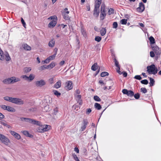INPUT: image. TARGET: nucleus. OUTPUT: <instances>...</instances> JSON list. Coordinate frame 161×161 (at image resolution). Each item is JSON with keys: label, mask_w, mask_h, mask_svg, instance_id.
<instances>
[{"label": "nucleus", "mask_w": 161, "mask_h": 161, "mask_svg": "<svg viewBox=\"0 0 161 161\" xmlns=\"http://www.w3.org/2000/svg\"><path fill=\"white\" fill-rule=\"evenodd\" d=\"M34 78L35 76L31 74L28 77V80H29L30 81H31L34 79Z\"/></svg>", "instance_id": "nucleus-37"}, {"label": "nucleus", "mask_w": 161, "mask_h": 161, "mask_svg": "<svg viewBox=\"0 0 161 161\" xmlns=\"http://www.w3.org/2000/svg\"><path fill=\"white\" fill-rule=\"evenodd\" d=\"M151 47L152 48V50L154 52L157 49H158V48H159L156 45H153L152 46V47Z\"/></svg>", "instance_id": "nucleus-43"}, {"label": "nucleus", "mask_w": 161, "mask_h": 161, "mask_svg": "<svg viewBox=\"0 0 161 161\" xmlns=\"http://www.w3.org/2000/svg\"><path fill=\"white\" fill-rule=\"evenodd\" d=\"M24 49L26 50H30L31 49V47L28 45L27 44H24L23 45Z\"/></svg>", "instance_id": "nucleus-31"}, {"label": "nucleus", "mask_w": 161, "mask_h": 161, "mask_svg": "<svg viewBox=\"0 0 161 161\" xmlns=\"http://www.w3.org/2000/svg\"><path fill=\"white\" fill-rule=\"evenodd\" d=\"M145 9V5L142 2L139 3V6L136 8L137 12L141 13Z\"/></svg>", "instance_id": "nucleus-7"}, {"label": "nucleus", "mask_w": 161, "mask_h": 161, "mask_svg": "<svg viewBox=\"0 0 161 161\" xmlns=\"http://www.w3.org/2000/svg\"><path fill=\"white\" fill-rule=\"evenodd\" d=\"M12 77H11L5 79L3 80V82L4 84H9L12 83Z\"/></svg>", "instance_id": "nucleus-14"}, {"label": "nucleus", "mask_w": 161, "mask_h": 161, "mask_svg": "<svg viewBox=\"0 0 161 161\" xmlns=\"http://www.w3.org/2000/svg\"><path fill=\"white\" fill-rule=\"evenodd\" d=\"M147 71L150 74L155 75L158 71L157 67L154 64H152L150 66H147Z\"/></svg>", "instance_id": "nucleus-1"}, {"label": "nucleus", "mask_w": 161, "mask_h": 161, "mask_svg": "<svg viewBox=\"0 0 161 161\" xmlns=\"http://www.w3.org/2000/svg\"><path fill=\"white\" fill-rule=\"evenodd\" d=\"M12 80H13L12 83L19 81L20 80V78H16L15 77H12Z\"/></svg>", "instance_id": "nucleus-29"}, {"label": "nucleus", "mask_w": 161, "mask_h": 161, "mask_svg": "<svg viewBox=\"0 0 161 161\" xmlns=\"http://www.w3.org/2000/svg\"><path fill=\"white\" fill-rule=\"evenodd\" d=\"M141 92L143 93H146L147 92V89L145 87H142L141 89Z\"/></svg>", "instance_id": "nucleus-48"}, {"label": "nucleus", "mask_w": 161, "mask_h": 161, "mask_svg": "<svg viewBox=\"0 0 161 161\" xmlns=\"http://www.w3.org/2000/svg\"><path fill=\"white\" fill-rule=\"evenodd\" d=\"M101 12H103V13H106L105 7L103 6L102 5L101 6Z\"/></svg>", "instance_id": "nucleus-61"}, {"label": "nucleus", "mask_w": 161, "mask_h": 161, "mask_svg": "<svg viewBox=\"0 0 161 161\" xmlns=\"http://www.w3.org/2000/svg\"><path fill=\"white\" fill-rule=\"evenodd\" d=\"M106 13H103L102 12H101L100 14L101 20H103L104 19L106 16Z\"/></svg>", "instance_id": "nucleus-27"}, {"label": "nucleus", "mask_w": 161, "mask_h": 161, "mask_svg": "<svg viewBox=\"0 0 161 161\" xmlns=\"http://www.w3.org/2000/svg\"><path fill=\"white\" fill-rule=\"evenodd\" d=\"M56 54H54L53 55L50 56L47 58H48V60L50 61L51 60L54 59L56 57Z\"/></svg>", "instance_id": "nucleus-38"}, {"label": "nucleus", "mask_w": 161, "mask_h": 161, "mask_svg": "<svg viewBox=\"0 0 161 161\" xmlns=\"http://www.w3.org/2000/svg\"><path fill=\"white\" fill-rule=\"evenodd\" d=\"M21 22L23 26H24V27L25 28V25H26V23H25V22L24 20V19H23V18H21Z\"/></svg>", "instance_id": "nucleus-57"}, {"label": "nucleus", "mask_w": 161, "mask_h": 161, "mask_svg": "<svg viewBox=\"0 0 161 161\" xmlns=\"http://www.w3.org/2000/svg\"><path fill=\"white\" fill-rule=\"evenodd\" d=\"M122 73L123 74V76L124 77H126L127 75V72L125 71L123 72Z\"/></svg>", "instance_id": "nucleus-64"}, {"label": "nucleus", "mask_w": 161, "mask_h": 161, "mask_svg": "<svg viewBox=\"0 0 161 161\" xmlns=\"http://www.w3.org/2000/svg\"><path fill=\"white\" fill-rule=\"evenodd\" d=\"M106 30L105 28H102L100 31V33L102 36H104L106 33Z\"/></svg>", "instance_id": "nucleus-24"}, {"label": "nucleus", "mask_w": 161, "mask_h": 161, "mask_svg": "<svg viewBox=\"0 0 161 161\" xmlns=\"http://www.w3.org/2000/svg\"><path fill=\"white\" fill-rule=\"evenodd\" d=\"M13 103L18 105H22L24 102L21 99L14 97Z\"/></svg>", "instance_id": "nucleus-9"}, {"label": "nucleus", "mask_w": 161, "mask_h": 161, "mask_svg": "<svg viewBox=\"0 0 161 161\" xmlns=\"http://www.w3.org/2000/svg\"><path fill=\"white\" fill-rule=\"evenodd\" d=\"M62 15L63 16L64 19L66 20H69L70 18L68 14H66V13H64L62 12Z\"/></svg>", "instance_id": "nucleus-25"}, {"label": "nucleus", "mask_w": 161, "mask_h": 161, "mask_svg": "<svg viewBox=\"0 0 161 161\" xmlns=\"http://www.w3.org/2000/svg\"><path fill=\"white\" fill-rule=\"evenodd\" d=\"M31 70L30 67H26L24 68L23 70L25 73H27L29 72Z\"/></svg>", "instance_id": "nucleus-26"}, {"label": "nucleus", "mask_w": 161, "mask_h": 161, "mask_svg": "<svg viewBox=\"0 0 161 161\" xmlns=\"http://www.w3.org/2000/svg\"><path fill=\"white\" fill-rule=\"evenodd\" d=\"M21 132L25 136H26L27 137H32L33 136L31 134H29L28 131L27 130H23L21 131Z\"/></svg>", "instance_id": "nucleus-15"}, {"label": "nucleus", "mask_w": 161, "mask_h": 161, "mask_svg": "<svg viewBox=\"0 0 161 161\" xmlns=\"http://www.w3.org/2000/svg\"><path fill=\"white\" fill-rule=\"evenodd\" d=\"M20 119L21 121H23L24 120H27V121H36L35 119H31L30 118H25V117H22L20 118Z\"/></svg>", "instance_id": "nucleus-34"}, {"label": "nucleus", "mask_w": 161, "mask_h": 161, "mask_svg": "<svg viewBox=\"0 0 161 161\" xmlns=\"http://www.w3.org/2000/svg\"><path fill=\"white\" fill-rule=\"evenodd\" d=\"M122 92L124 94H126L129 97H132L134 95V92L131 90H128L124 89L122 90Z\"/></svg>", "instance_id": "nucleus-6"}, {"label": "nucleus", "mask_w": 161, "mask_h": 161, "mask_svg": "<svg viewBox=\"0 0 161 161\" xmlns=\"http://www.w3.org/2000/svg\"><path fill=\"white\" fill-rule=\"evenodd\" d=\"M72 156L75 161H80L77 155L75 153L72 154Z\"/></svg>", "instance_id": "nucleus-46"}, {"label": "nucleus", "mask_w": 161, "mask_h": 161, "mask_svg": "<svg viewBox=\"0 0 161 161\" xmlns=\"http://www.w3.org/2000/svg\"><path fill=\"white\" fill-rule=\"evenodd\" d=\"M108 75L109 73L108 72L104 71L102 72L100 75L102 77H103L106 76H108Z\"/></svg>", "instance_id": "nucleus-35"}, {"label": "nucleus", "mask_w": 161, "mask_h": 161, "mask_svg": "<svg viewBox=\"0 0 161 161\" xmlns=\"http://www.w3.org/2000/svg\"><path fill=\"white\" fill-rule=\"evenodd\" d=\"M49 62V61L48 60V58H47L46 59L44 60H43L42 61L41 63L42 64H47Z\"/></svg>", "instance_id": "nucleus-52"}, {"label": "nucleus", "mask_w": 161, "mask_h": 161, "mask_svg": "<svg viewBox=\"0 0 161 161\" xmlns=\"http://www.w3.org/2000/svg\"><path fill=\"white\" fill-rule=\"evenodd\" d=\"M3 51L0 48V60L2 61L4 60L5 59Z\"/></svg>", "instance_id": "nucleus-19"}, {"label": "nucleus", "mask_w": 161, "mask_h": 161, "mask_svg": "<svg viewBox=\"0 0 161 161\" xmlns=\"http://www.w3.org/2000/svg\"><path fill=\"white\" fill-rule=\"evenodd\" d=\"M81 95L75 94V97L77 103L79 104L80 105L82 104V100L81 99Z\"/></svg>", "instance_id": "nucleus-8"}, {"label": "nucleus", "mask_w": 161, "mask_h": 161, "mask_svg": "<svg viewBox=\"0 0 161 161\" xmlns=\"http://www.w3.org/2000/svg\"><path fill=\"white\" fill-rule=\"evenodd\" d=\"M51 126L48 125H41L38 128V131L41 133H44L50 129Z\"/></svg>", "instance_id": "nucleus-3"}, {"label": "nucleus", "mask_w": 161, "mask_h": 161, "mask_svg": "<svg viewBox=\"0 0 161 161\" xmlns=\"http://www.w3.org/2000/svg\"><path fill=\"white\" fill-rule=\"evenodd\" d=\"M53 92L54 94L57 97H59L61 95V93L56 90H53Z\"/></svg>", "instance_id": "nucleus-33"}, {"label": "nucleus", "mask_w": 161, "mask_h": 161, "mask_svg": "<svg viewBox=\"0 0 161 161\" xmlns=\"http://www.w3.org/2000/svg\"><path fill=\"white\" fill-rule=\"evenodd\" d=\"M99 13L100 12L99 9H94L93 15L95 17H97L99 15Z\"/></svg>", "instance_id": "nucleus-21"}, {"label": "nucleus", "mask_w": 161, "mask_h": 161, "mask_svg": "<svg viewBox=\"0 0 161 161\" xmlns=\"http://www.w3.org/2000/svg\"><path fill=\"white\" fill-rule=\"evenodd\" d=\"M97 63H95L92 66L91 69L92 70L95 71H96L97 69V67H98L97 66Z\"/></svg>", "instance_id": "nucleus-28"}, {"label": "nucleus", "mask_w": 161, "mask_h": 161, "mask_svg": "<svg viewBox=\"0 0 161 161\" xmlns=\"http://www.w3.org/2000/svg\"><path fill=\"white\" fill-rule=\"evenodd\" d=\"M4 99L8 101L11 102L13 103L14 97H5L3 98Z\"/></svg>", "instance_id": "nucleus-22"}, {"label": "nucleus", "mask_w": 161, "mask_h": 161, "mask_svg": "<svg viewBox=\"0 0 161 161\" xmlns=\"http://www.w3.org/2000/svg\"><path fill=\"white\" fill-rule=\"evenodd\" d=\"M80 105L79 104L78 105L75 104L73 106L72 108H74L76 111H78L80 108Z\"/></svg>", "instance_id": "nucleus-36"}, {"label": "nucleus", "mask_w": 161, "mask_h": 161, "mask_svg": "<svg viewBox=\"0 0 161 161\" xmlns=\"http://www.w3.org/2000/svg\"><path fill=\"white\" fill-rule=\"evenodd\" d=\"M61 82L60 80L58 81L54 85V87L56 89L59 88L61 86Z\"/></svg>", "instance_id": "nucleus-17"}, {"label": "nucleus", "mask_w": 161, "mask_h": 161, "mask_svg": "<svg viewBox=\"0 0 161 161\" xmlns=\"http://www.w3.org/2000/svg\"><path fill=\"white\" fill-rule=\"evenodd\" d=\"M66 86L65 87L67 89L70 90L73 87L72 83L71 81H69L66 83Z\"/></svg>", "instance_id": "nucleus-11"}, {"label": "nucleus", "mask_w": 161, "mask_h": 161, "mask_svg": "<svg viewBox=\"0 0 161 161\" xmlns=\"http://www.w3.org/2000/svg\"><path fill=\"white\" fill-rule=\"evenodd\" d=\"M92 112V110L91 108H87L86 109V114H89V113Z\"/></svg>", "instance_id": "nucleus-62"}, {"label": "nucleus", "mask_w": 161, "mask_h": 161, "mask_svg": "<svg viewBox=\"0 0 161 161\" xmlns=\"http://www.w3.org/2000/svg\"><path fill=\"white\" fill-rule=\"evenodd\" d=\"M28 77L25 75H22L21 76V78H23L25 80H28Z\"/></svg>", "instance_id": "nucleus-58"}, {"label": "nucleus", "mask_w": 161, "mask_h": 161, "mask_svg": "<svg viewBox=\"0 0 161 161\" xmlns=\"http://www.w3.org/2000/svg\"><path fill=\"white\" fill-rule=\"evenodd\" d=\"M149 40L151 47H152L153 45H154L155 43V40L153 36H151L149 38Z\"/></svg>", "instance_id": "nucleus-16"}, {"label": "nucleus", "mask_w": 161, "mask_h": 161, "mask_svg": "<svg viewBox=\"0 0 161 161\" xmlns=\"http://www.w3.org/2000/svg\"><path fill=\"white\" fill-rule=\"evenodd\" d=\"M141 83L143 84L147 85L148 83V81L147 79H144L141 80Z\"/></svg>", "instance_id": "nucleus-39"}, {"label": "nucleus", "mask_w": 161, "mask_h": 161, "mask_svg": "<svg viewBox=\"0 0 161 161\" xmlns=\"http://www.w3.org/2000/svg\"><path fill=\"white\" fill-rule=\"evenodd\" d=\"M94 100L97 102H100L101 101V99L97 96H94Z\"/></svg>", "instance_id": "nucleus-44"}, {"label": "nucleus", "mask_w": 161, "mask_h": 161, "mask_svg": "<svg viewBox=\"0 0 161 161\" xmlns=\"http://www.w3.org/2000/svg\"><path fill=\"white\" fill-rule=\"evenodd\" d=\"M101 39L102 38L101 37L99 36H96L95 37V41L99 42L101 41Z\"/></svg>", "instance_id": "nucleus-50"}, {"label": "nucleus", "mask_w": 161, "mask_h": 161, "mask_svg": "<svg viewBox=\"0 0 161 161\" xmlns=\"http://www.w3.org/2000/svg\"><path fill=\"white\" fill-rule=\"evenodd\" d=\"M1 122V124L3 125L4 126L7 127L8 128H9L11 127V126L8 125L7 123H5L3 121H0Z\"/></svg>", "instance_id": "nucleus-55"}, {"label": "nucleus", "mask_w": 161, "mask_h": 161, "mask_svg": "<svg viewBox=\"0 0 161 161\" xmlns=\"http://www.w3.org/2000/svg\"><path fill=\"white\" fill-rule=\"evenodd\" d=\"M88 124V122L87 121H83L82 122L81 124V126L80 130L81 131H84L86 127Z\"/></svg>", "instance_id": "nucleus-10"}, {"label": "nucleus", "mask_w": 161, "mask_h": 161, "mask_svg": "<svg viewBox=\"0 0 161 161\" xmlns=\"http://www.w3.org/2000/svg\"><path fill=\"white\" fill-rule=\"evenodd\" d=\"M81 31L82 35L84 37H87V35L86 30L83 27H81Z\"/></svg>", "instance_id": "nucleus-23"}, {"label": "nucleus", "mask_w": 161, "mask_h": 161, "mask_svg": "<svg viewBox=\"0 0 161 161\" xmlns=\"http://www.w3.org/2000/svg\"><path fill=\"white\" fill-rule=\"evenodd\" d=\"M101 3H99V2H97L96 3V4L95 5V8L94 9H98L99 8L100 5Z\"/></svg>", "instance_id": "nucleus-45"}, {"label": "nucleus", "mask_w": 161, "mask_h": 161, "mask_svg": "<svg viewBox=\"0 0 161 161\" xmlns=\"http://www.w3.org/2000/svg\"><path fill=\"white\" fill-rule=\"evenodd\" d=\"M30 122L32 125H39V126L42 125L40 121H30Z\"/></svg>", "instance_id": "nucleus-32"}, {"label": "nucleus", "mask_w": 161, "mask_h": 161, "mask_svg": "<svg viewBox=\"0 0 161 161\" xmlns=\"http://www.w3.org/2000/svg\"><path fill=\"white\" fill-rule=\"evenodd\" d=\"M148 78L150 80L149 86L152 87L155 84V80L154 79L152 78L148 77Z\"/></svg>", "instance_id": "nucleus-18"}, {"label": "nucleus", "mask_w": 161, "mask_h": 161, "mask_svg": "<svg viewBox=\"0 0 161 161\" xmlns=\"http://www.w3.org/2000/svg\"><path fill=\"white\" fill-rule=\"evenodd\" d=\"M5 56V59L6 61H8L11 59V58L8 53H6Z\"/></svg>", "instance_id": "nucleus-40"}, {"label": "nucleus", "mask_w": 161, "mask_h": 161, "mask_svg": "<svg viewBox=\"0 0 161 161\" xmlns=\"http://www.w3.org/2000/svg\"><path fill=\"white\" fill-rule=\"evenodd\" d=\"M114 61L115 62V65L119 69V67H120V66L119 65V62L115 58H114Z\"/></svg>", "instance_id": "nucleus-41"}, {"label": "nucleus", "mask_w": 161, "mask_h": 161, "mask_svg": "<svg viewBox=\"0 0 161 161\" xmlns=\"http://www.w3.org/2000/svg\"><path fill=\"white\" fill-rule=\"evenodd\" d=\"M134 78L138 80H140L142 79V77L140 75H135Z\"/></svg>", "instance_id": "nucleus-51"}, {"label": "nucleus", "mask_w": 161, "mask_h": 161, "mask_svg": "<svg viewBox=\"0 0 161 161\" xmlns=\"http://www.w3.org/2000/svg\"><path fill=\"white\" fill-rule=\"evenodd\" d=\"M127 20L125 19H122L120 20V23L122 25H125L127 23Z\"/></svg>", "instance_id": "nucleus-49"}, {"label": "nucleus", "mask_w": 161, "mask_h": 161, "mask_svg": "<svg viewBox=\"0 0 161 161\" xmlns=\"http://www.w3.org/2000/svg\"><path fill=\"white\" fill-rule=\"evenodd\" d=\"M4 110H7L9 112H14L15 111V109L11 107L6 106L4 105H1L0 106Z\"/></svg>", "instance_id": "nucleus-5"}, {"label": "nucleus", "mask_w": 161, "mask_h": 161, "mask_svg": "<svg viewBox=\"0 0 161 161\" xmlns=\"http://www.w3.org/2000/svg\"><path fill=\"white\" fill-rule=\"evenodd\" d=\"M45 65L41 66L39 69L40 70H42L46 69Z\"/></svg>", "instance_id": "nucleus-59"}, {"label": "nucleus", "mask_w": 161, "mask_h": 161, "mask_svg": "<svg viewBox=\"0 0 161 161\" xmlns=\"http://www.w3.org/2000/svg\"><path fill=\"white\" fill-rule=\"evenodd\" d=\"M49 65L50 69H52L55 66V63L53 62H52Z\"/></svg>", "instance_id": "nucleus-56"}, {"label": "nucleus", "mask_w": 161, "mask_h": 161, "mask_svg": "<svg viewBox=\"0 0 161 161\" xmlns=\"http://www.w3.org/2000/svg\"><path fill=\"white\" fill-rule=\"evenodd\" d=\"M95 108L97 110H100L102 108L101 105L98 103H95L94 104Z\"/></svg>", "instance_id": "nucleus-30"}, {"label": "nucleus", "mask_w": 161, "mask_h": 161, "mask_svg": "<svg viewBox=\"0 0 161 161\" xmlns=\"http://www.w3.org/2000/svg\"><path fill=\"white\" fill-rule=\"evenodd\" d=\"M154 52L156 55H160L161 53V50L159 48L158 49H157Z\"/></svg>", "instance_id": "nucleus-42"}, {"label": "nucleus", "mask_w": 161, "mask_h": 161, "mask_svg": "<svg viewBox=\"0 0 161 161\" xmlns=\"http://www.w3.org/2000/svg\"><path fill=\"white\" fill-rule=\"evenodd\" d=\"M150 56L152 58H153L155 56L154 53L153 51H151L150 52Z\"/></svg>", "instance_id": "nucleus-60"}, {"label": "nucleus", "mask_w": 161, "mask_h": 161, "mask_svg": "<svg viewBox=\"0 0 161 161\" xmlns=\"http://www.w3.org/2000/svg\"><path fill=\"white\" fill-rule=\"evenodd\" d=\"M48 19H51L52 21L48 25L49 28H53L57 23V17L56 15L51 16L48 18Z\"/></svg>", "instance_id": "nucleus-2"}, {"label": "nucleus", "mask_w": 161, "mask_h": 161, "mask_svg": "<svg viewBox=\"0 0 161 161\" xmlns=\"http://www.w3.org/2000/svg\"><path fill=\"white\" fill-rule=\"evenodd\" d=\"M118 26V23L117 22H114L113 24V28L114 29H116Z\"/></svg>", "instance_id": "nucleus-54"}, {"label": "nucleus", "mask_w": 161, "mask_h": 161, "mask_svg": "<svg viewBox=\"0 0 161 161\" xmlns=\"http://www.w3.org/2000/svg\"><path fill=\"white\" fill-rule=\"evenodd\" d=\"M55 43V41L53 39L49 41L48 43V45L49 47H53L54 46Z\"/></svg>", "instance_id": "nucleus-20"}, {"label": "nucleus", "mask_w": 161, "mask_h": 161, "mask_svg": "<svg viewBox=\"0 0 161 161\" xmlns=\"http://www.w3.org/2000/svg\"><path fill=\"white\" fill-rule=\"evenodd\" d=\"M10 133L12 135L14 136L16 139L18 140H19L20 139L21 136L20 135L15 131L11 130L10 131Z\"/></svg>", "instance_id": "nucleus-13"}, {"label": "nucleus", "mask_w": 161, "mask_h": 161, "mask_svg": "<svg viewBox=\"0 0 161 161\" xmlns=\"http://www.w3.org/2000/svg\"><path fill=\"white\" fill-rule=\"evenodd\" d=\"M133 96L136 99H138L140 98V94L139 93H137L135 94H134V95Z\"/></svg>", "instance_id": "nucleus-53"}, {"label": "nucleus", "mask_w": 161, "mask_h": 161, "mask_svg": "<svg viewBox=\"0 0 161 161\" xmlns=\"http://www.w3.org/2000/svg\"><path fill=\"white\" fill-rule=\"evenodd\" d=\"M49 82L50 84H52L53 83L54 80L53 78H50L49 80Z\"/></svg>", "instance_id": "nucleus-63"}, {"label": "nucleus", "mask_w": 161, "mask_h": 161, "mask_svg": "<svg viewBox=\"0 0 161 161\" xmlns=\"http://www.w3.org/2000/svg\"><path fill=\"white\" fill-rule=\"evenodd\" d=\"M0 140L6 145H8L10 143V140L8 138L1 134H0Z\"/></svg>", "instance_id": "nucleus-4"}, {"label": "nucleus", "mask_w": 161, "mask_h": 161, "mask_svg": "<svg viewBox=\"0 0 161 161\" xmlns=\"http://www.w3.org/2000/svg\"><path fill=\"white\" fill-rule=\"evenodd\" d=\"M108 14L109 15H110L112 14H113L114 13V9L112 8H110L108 11Z\"/></svg>", "instance_id": "nucleus-47"}, {"label": "nucleus", "mask_w": 161, "mask_h": 161, "mask_svg": "<svg viewBox=\"0 0 161 161\" xmlns=\"http://www.w3.org/2000/svg\"><path fill=\"white\" fill-rule=\"evenodd\" d=\"M36 84L37 86L41 87L46 84V82L43 80H41L39 81L36 82Z\"/></svg>", "instance_id": "nucleus-12"}]
</instances>
